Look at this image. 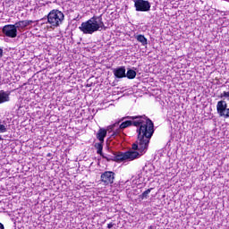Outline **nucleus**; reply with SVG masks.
Instances as JSON below:
<instances>
[{
	"mask_svg": "<svg viewBox=\"0 0 229 229\" xmlns=\"http://www.w3.org/2000/svg\"><path fill=\"white\" fill-rule=\"evenodd\" d=\"M134 7L136 12H149L151 4L146 0H134Z\"/></svg>",
	"mask_w": 229,
	"mask_h": 229,
	"instance_id": "obj_8",
	"label": "nucleus"
},
{
	"mask_svg": "<svg viewBox=\"0 0 229 229\" xmlns=\"http://www.w3.org/2000/svg\"><path fill=\"white\" fill-rule=\"evenodd\" d=\"M8 131V124L4 121L0 122V133H6Z\"/></svg>",
	"mask_w": 229,
	"mask_h": 229,
	"instance_id": "obj_16",
	"label": "nucleus"
},
{
	"mask_svg": "<svg viewBox=\"0 0 229 229\" xmlns=\"http://www.w3.org/2000/svg\"><path fill=\"white\" fill-rule=\"evenodd\" d=\"M135 38L138 42H140L141 46H148V38L144 35L140 34L135 36Z\"/></svg>",
	"mask_w": 229,
	"mask_h": 229,
	"instance_id": "obj_13",
	"label": "nucleus"
},
{
	"mask_svg": "<svg viewBox=\"0 0 229 229\" xmlns=\"http://www.w3.org/2000/svg\"><path fill=\"white\" fill-rule=\"evenodd\" d=\"M0 229H4V225H3V223L0 222Z\"/></svg>",
	"mask_w": 229,
	"mask_h": 229,
	"instance_id": "obj_22",
	"label": "nucleus"
},
{
	"mask_svg": "<svg viewBox=\"0 0 229 229\" xmlns=\"http://www.w3.org/2000/svg\"><path fill=\"white\" fill-rule=\"evenodd\" d=\"M216 111L220 117H225L228 119L229 117V108L228 104L225 100H220L216 104Z\"/></svg>",
	"mask_w": 229,
	"mask_h": 229,
	"instance_id": "obj_5",
	"label": "nucleus"
},
{
	"mask_svg": "<svg viewBox=\"0 0 229 229\" xmlns=\"http://www.w3.org/2000/svg\"><path fill=\"white\" fill-rule=\"evenodd\" d=\"M2 32L4 36L8 37V38H16L18 30L14 24H7L3 27Z\"/></svg>",
	"mask_w": 229,
	"mask_h": 229,
	"instance_id": "obj_7",
	"label": "nucleus"
},
{
	"mask_svg": "<svg viewBox=\"0 0 229 229\" xmlns=\"http://www.w3.org/2000/svg\"><path fill=\"white\" fill-rule=\"evenodd\" d=\"M136 76H137V72H135V70H132V69H129L125 73V78H128V80H135Z\"/></svg>",
	"mask_w": 229,
	"mask_h": 229,
	"instance_id": "obj_14",
	"label": "nucleus"
},
{
	"mask_svg": "<svg viewBox=\"0 0 229 229\" xmlns=\"http://www.w3.org/2000/svg\"><path fill=\"white\" fill-rule=\"evenodd\" d=\"M0 140H3V139L0 137Z\"/></svg>",
	"mask_w": 229,
	"mask_h": 229,
	"instance_id": "obj_24",
	"label": "nucleus"
},
{
	"mask_svg": "<svg viewBox=\"0 0 229 229\" xmlns=\"http://www.w3.org/2000/svg\"><path fill=\"white\" fill-rule=\"evenodd\" d=\"M131 125L140 126V128L137 129L138 140L136 143L132 144V149L144 155L148 151L149 140H151V137H153V133H155V125L146 115L125 116L122 118L119 122L111 125L113 131L115 128H118L115 130L113 136L117 137L121 130H124Z\"/></svg>",
	"mask_w": 229,
	"mask_h": 229,
	"instance_id": "obj_1",
	"label": "nucleus"
},
{
	"mask_svg": "<svg viewBox=\"0 0 229 229\" xmlns=\"http://www.w3.org/2000/svg\"><path fill=\"white\" fill-rule=\"evenodd\" d=\"M153 191V188L148 189L142 194L139 196L140 199H148L149 193Z\"/></svg>",
	"mask_w": 229,
	"mask_h": 229,
	"instance_id": "obj_17",
	"label": "nucleus"
},
{
	"mask_svg": "<svg viewBox=\"0 0 229 229\" xmlns=\"http://www.w3.org/2000/svg\"><path fill=\"white\" fill-rule=\"evenodd\" d=\"M106 149H107V151H110V148L108 147H106Z\"/></svg>",
	"mask_w": 229,
	"mask_h": 229,
	"instance_id": "obj_23",
	"label": "nucleus"
},
{
	"mask_svg": "<svg viewBox=\"0 0 229 229\" xmlns=\"http://www.w3.org/2000/svg\"><path fill=\"white\" fill-rule=\"evenodd\" d=\"M142 155L144 154L139 152L138 150H129L127 152H119L118 154L113 153V155L103 153L100 157L105 158L107 162H124V160H129L131 162V160L140 158Z\"/></svg>",
	"mask_w": 229,
	"mask_h": 229,
	"instance_id": "obj_3",
	"label": "nucleus"
},
{
	"mask_svg": "<svg viewBox=\"0 0 229 229\" xmlns=\"http://www.w3.org/2000/svg\"><path fill=\"white\" fill-rule=\"evenodd\" d=\"M103 142L104 141H100L98 143H95V148H97V154L100 155V157L103 154Z\"/></svg>",
	"mask_w": 229,
	"mask_h": 229,
	"instance_id": "obj_15",
	"label": "nucleus"
},
{
	"mask_svg": "<svg viewBox=\"0 0 229 229\" xmlns=\"http://www.w3.org/2000/svg\"><path fill=\"white\" fill-rule=\"evenodd\" d=\"M148 229H157V227L155 225H150L148 227Z\"/></svg>",
	"mask_w": 229,
	"mask_h": 229,
	"instance_id": "obj_21",
	"label": "nucleus"
},
{
	"mask_svg": "<svg viewBox=\"0 0 229 229\" xmlns=\"http://www.w3.org/2000/svg\"><path fill=\"white\" fill-rule=\"evenodd\" d=\"M33 21L31 20H25V21H20L18 22H16L14 24L16 30L18 31V30H24L26 28H28V26H30V24H33Z\"/></svg>",
	"mask_w": 229,
	"mask_h": 229,
	"instance_id": "obj_10",
	"label": "nucleus"
},
{
	"mask_svg": "<svg viewBox=\"0 0 229 229\" xmlns=\"http://www.w3.org/2000/svg\"><path fill=\"white\" fill-rule=\"evenodd\" d=\"M113 74L115 76V78L118 79L126 78V67L120 66L118 68L114 69Z\"/></svg>",
	"mask_w": 229,
	"mask_h": 229,
	"instance_id": "obj_9",
	"label": "nucleus"
},
{
	"mask_svg": "<svg viewBox=\"0 0 229 229\" xmlns=\"http://www.w3.org/2000/svg\"><path fill=\"white\" fill-rule=\"evenodd\" d=\"M115 180V173L112 171H106L100 175V182L103 185H112Z\"/></svg>",
	"mask_w": 229,
	"mask_h": 229,
	"instance_id": "obj_6",
	"label": "nucleus"
},
{
	"mask_svg": "<svg viewBox=\"0 0 229 229\" xmlns=\"http://www.w3.org/2000/svg\"><path fill=\"white\" fill-rule=\"evenodd\" d=\"M105 28V23L103 22V17L93 16L87 21H83L79 27L80 31H82L84 35H92L96 31H101Z\"/></svg>",
	"mask_w": 229,
	"mask_h": 229,
	"instance_id": "obj_2",
	"label": "nucleus"
},
{
	"mask_svg": "<svg viewBox=\"0 0 229 229\" xmlns=\"http://www.w3.org/2000/svg\"><path fill=\"white\" fill-rule=\"evenodd\" d=\"M64 21H65V15L58 9H53L47 14V24H50L51 28H58L64 24Z\"/></svg>",
	"mask_w": 229,
	"mask_h": 229,
	"instance_id": "obj_4",
	"label": "nucleus"
},
{
	"mask_svg": "<svg viewBox=\"0 0 229 229\" xmlns=\"http://www.w3.org/2000/svg\"><path fill=\"white\" fill-rule=\"evenodd\" d=\"M10 101V92L0 90V105L3 103H8Z\"/></svg>",
	"mask_w": 229,
	"mask_h": 229,
	"instance_id": "obj_11",
	"label": "nucleus"
},
{
	"mask_svg": "<svg viewBox=\"0 0 229 229\" xmlns=\"http://www.w3.org/2000/svg\"><path fill=\"white\" fill-rule=\"evenodd\" d=\"M114 225H115V224H113V223H110V224H108L107 225V228H114Z\"/></svg>",
	"mask_w": 229,
	"mask_h": 229,
	"instance_id": "obj_19",
	"label": "nucleus"
},
{
	"mask_svg": "<svg viewBox=\"0 0 229 229\" xmlns=\"http://www.w3.org/2000/svg\"><path fill=\"white\" fill-rule=\"evenodd\" d=\"M0 58H3V49L1 47H0Z\"/></svg>",
	"mask_w": 229,
	"mask_h": 229,
	"instance_id": "obj_20",
	"label": "nucleus"
},
{
	"mask_svg": "<svg viewBox=\"0 0 229 229\" xmlns=\"http://www.w3.org/2000/svg\"><path fill=\"white\" fill-rule=\"evenodd\" d=\"M105 137H106V130L100 128L97 133V139H98L100 142H105Z\"/></svg>",
	"mask_w": 229,
	"mask_h": 229,
	"instance_id": "obj_12",
	"label": "nucleus"
},
{
	"mask_svg": "<svg viewBox=\"0 0 229 229\" xmlns=\"http://www.w3.org/2000/svg\"><path fill=\"white\" fill-rule=\"evenodd\" d=\"M218 98L220 99H224V98H226L227 101H229V91H224L218 96Z\"/></svg>",
	"mask_w": 229,
	"mask_h": 229,
	"instance_id": "obj_18",
	"label": "nucleus"
}]
</instances>
